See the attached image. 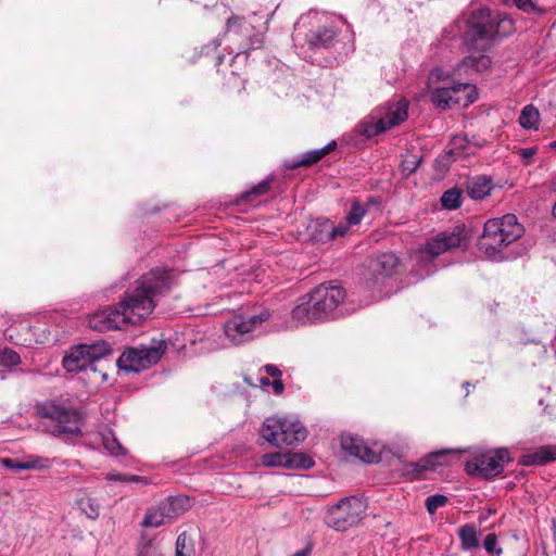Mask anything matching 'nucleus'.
<instances>
[{
  "mask_svg": "<svg viewBox=\"0 0 556 556\" xmlns=\"http://www.w3.org/2000/svg\"><path fill=\"white\" fill-rule=\"evenodd\" d=\"M172 286L170 270L167 268H152L142 275L137 287L126 291L117 304L126 325H138L148 318L155 308L154 298L167 293Z\"/></svg>",
  "mask_w": 556,
  "mask_h": 556,
  "instance_id": "1",
  "label": "nucleus"
},
{
  "mask_svg": "<svg viewBox=\"0 0 556 556\" xmlns=\"http://www.w3.org/2000/svg\"><path fill=\"white\" fill-rule=\"evenodd\" d=\"M514 30L508 16L494 15L488 8L459 16L451 27L453 37L459 36L468 50H485L494 36H507Z\"/></svg>",
  "mask_w": 556,
  "mask_h": 556,
  "instance_id": "2",
  "label": "nucleus"
},
{
  "mask_svg": "<svg viewBox=\"0 0 556 556\" xmlns=\"http://www.w3.org/2000/svg\"><path fill=\"white\" fill-rule=\"evenodd\" d=\"M344 298L345 291L341 286L321 283L299 299L291 312L292 318L303 325L334 318L341 314L336 311Z\"/></svg>",
  "mask_w": 556,
  "mask_h": 556,
  "instance_id": "3",
  "label": "nucleus"
},
{
  "mask_svg": "<svg viewBox=\"0 0 556 556\" xmlns=\"http://www.w3.org/2000/svg\"><path fill=\"white\" fill-rule=\"evenodd\" d=\"M523 226L517 216L506 214L501 218H491L484 223L482 236L478 240V249L489 258H496L500 252L523 235Z\"/></svg>",
  "mask_w": 556,
  "mask_h": 556,
  "instance_id": "4",
  "label": "nucleus"
},
{
  "mask_svg": "<svg viewBox=\"0 0 556 556\" xmlns=\"http://www.w3.org/2000/svg\"><path fill=\"white\" fill-rule=\"evenodd\" d=\"M37 414L50 422L49 431L53 435L72 442L83 437L84 419L77 410L47 401L37 405Z\"/></svg>",
  "mask_w": 556,
  "mask_h": 556,
  "instance_id": "5",
  "label": "nucleus"
},
{
  "mask_svg": "<svg viewBox=\"0 0 556 556\" xmlns=\"http://www.w3.org/2000/svg\"><path fill=\"white\" fill-rule=\"evenodd\" d=\"M261 435L270 445L282 448L303 442L307 437V430L298 419L274 416L265 419Z\"/></svg>",
  "mask_w": 556,
  "mask_h": 556,
  "instance_id": "6",
  "label": "nucleus"
},
{
  "mask_svg": "<svg viewBox=\"0 0 556 556\" xmlns=\"http://www.w3.org/2000/svg\"><path fill=\"white\" fill-rule=\"evenodd\" d=\"M367 503L357 496H348L330 506L325 515V523L336 531H345L365 517Z\"/></svg>",
  "mask_w": 556,
  "mask_h": 556,
  "instance_id": "7",
  "label": "nucleus"
},
{
  "mask_svg": "<svg viewBox=\"0 0 556 556\" xmlns=\"http://www.w3.org/2000/svg\"><path fill=\"white\" fill-rule=\"evenodd\" d=\"M166 342L153 340L151 345L129 348L117 359L121 370L140 372L159 363L166 351Z\"/></svg>",
  "mask_w": 556,
  "mask_h": 556,
  "instance_id": "8",
  "label": "nucleus"
},
{
  "mask_svg": "<svg viewBox=\"0 0 556 556\" xmlns=\"http://www.w3.org/2000/svg\"><path fill=\"white\" fill-rule=\"evenodd\" d=\"M111 353V346L104 341L92 344H80L70 349L62 364L67 372L84 371L88 368L96 370L94 363Z\"/></svg>",
  "mask_w": 556,
  "mask_h": 556,
  "instance_id": "9",
  "label": "nucleus"
},
{
  "mask_svg": "<svg viewBox=\"0 0 556 556\" xmlns=\"http://www.w3.org/2000/svg\"><path fill=\"white\" fill-rule=\"evenodd\" d=\"M509 460V451L505 447H501L493 452L478 455L467 462L465 470L469 476L489 480L501 475L504 470V464Z\"/></svg>",
  "mask_w": 556,
  "mask_h": 556,
  "instance_id": "10",
  "label": "nucleus"
},
{
  "mask_svg": "<svg viewBox=\"0 0 556 556\" xmlns=\"http://www.w3.org/2000/svg\"><path fill=\"white\" fill-rule=\"evenodd\" d=\"M225 34L242 36L244 40L237 47V56L249 54L251 50L260 49L264 43V35L257 33L253 25L247 23L243 16L231 15L226 22Z\"/></svg>",
  "mask_w": 556,
  "mask_h": 556,
  "instance_id": "11",
  "label": "nucleus"
},
{
  "mask_svg": "<svg viewBox=\"0 0 556 556\" xmlns=\"http://www.w3.org/2000/svg\"><path fill=\"white\" fill-rule=\"evenodd\" d=\"M269 316L267 309L251 316L236 315L225 324V334L232 343L241 344L251 339L252 331L266 321Z\"/></svg>",
  "mask_w": 556,
  "mask_h": 556,
  "instance_id": "12",
  "label": "nucleus"
},
{
  "mask_svg": "<svg viewBox=\"0 0 556 556\" xmlns=\"http://www.w3.org/2000/svg\"><path fill=\"white\" fill-rule=\"evenodd\" d=\"M126 325L118 306H109L89 316L88 326L99 332L122 329Z\"/></svg>",
  "mask_w": 556,
  "mask_h": 556,
  "instance_id": "13",
  "label": "nucleus"
},
{
  "mask_svg": "<svg viewBox=\"0 0 556 556\" xmlns=\"http://www.w3.org/2000/svg\"><path fill=\"white\" fill-rule=\"evenodd\" d=\"M463 240L462 230L457 226L453 231H442L428 240L424 251L427 255L437 257L452 248L459 247Z\"/></svg>",
  "mask_w": 556,
  "mask_h": 556,
  "instance_id": "14",
  "label": "nucleus"
},
{
  "mask_svg": "<svg viewBox=\"0 0 556 556\" xmlns=\"http://www.w3.org/2000/svg\"><path fill=\"white\" fill-rule=\"evenodd\" d=\"M469 89H471V84L468 83H458L451 87L435 88L431 92V101L435 108L442 110L452 109L454 105H459L463 101L458 92Z\"/></svg>",
  "mask_w": 556,
  "mask_h": 556,
  "instance_id": "15",
  "label": "nucleus"
},
{
  "mask_svg": "<svg viewBox=\"0 0 556 556\" xmlns=\"http://www.w3.org/2000/svg\"><path fill=\"white\" fill-rule=\"evenodd\" d=\"M342 448L350 454L367 464L378 462L376 453L366 445L364 440L357 435L345 434L341 438Z\"/></svg>",
  "mask_w": 556,
  "mask_h": 556,
  "instance_id": "16",
  "label": "nucleus"
},
{
  "mask_svg": "<svg viewBox=\"0 0 556 556\" xmlns=\"http://www.w3.org/2000/svg\"><path fill=\"white\" fill-rule=\"evenodd\" d=\"M399 265V257L391 253H382L370 261L369 268L372 273L375 283L391 277Z\"/></svg>",
  "mask_w": 556,
  "mask_h": 556,
  "instance_id": "17",
  "label": "nucleus"
},
{
  "mask_svg": "<svg viewBox=\"0 0 556 556\" xmlns=\"http://www.w3.org/2000/svg\"><path fill=\"white\" fill-rule=\"evenodd\" d=\"M337 38V31L330 26H317L309 29L305 35V41L311 49H328Z\"/></svg>",
  "mask_w": 556,
  "mask_h": 556,
  "instance_id": "18",
  "label": "nucleus"
},
{
  "mask_svg": "<svg viewBox=\"0 0 556 556\" xmlns=\"http://www.w3.org/2000/svg\"><path fill=\"white\" fill-rule=\"evenodd\" d=\"M408 102L405 99H401L395 103L386 106V111L382 115L378 116L383 121V125L387 129H391L394 126L403 123L408 116Z\"/></svg>",
  "mask_w": 556,
  "mask_h": 556,
  "instance_id": "19",
  "label": "nucleus"
},
{
  "mask_svg": "<svg viewBox=\"0 0 556 556\" xmlns=\"http://www.w3.org/2000/svg\"><path fill=\"white\" fill-rule=\"evenodd\" d=\"M556 460V444L543 445L535 451L522 455L518 464L522 466L545 465Z\"/></svg>",
  "mask_w": 556,
  "mask_h": 556,
  "instance_id": "20",
  "label": "nucleus"
},
{
  "mask_svg": "<svg viewBox=\"0 0 556 556\" xmlns=\"http://www.w3.org/2000/svg\"><path fill=\"white\" fill-rule=\"evenodd\" d=\"M472 53L466 56L456 67V72L460 74L463 71L481 73L491 66V58L480 53L483 50H471Z\"/></svg>",
  "mask_w": 556,
  "mask_h": 556,
  "instance_id": "21",
  "label": "nucleus"
},
{
  "mask_svg": "<svg viewBox=\"0 0 556 556\" xmlns=\"http://www.w3.org/2000/svg\"><path fill=\"white\" fill-rule=\"evenodd\" d=\"M336 146V142L332 141L320 149L311 150L304 153L300 159L286 161L285 166L288 169H295L301 166H312L319 162L330 151H332Z\"/></svg>",
  "mask_w": 556,
  "mask_h": 556,
  "instance_id": "22",
  "label": "nucleus"
},
{
  "mask_svg": "<svg viewBox=\"0 0 556 556\" xmlns=\"http://www.w3.org/2000/svg\"><path fill=\"white\" fill-rule=\"evenodd\" d=\"M309 238L316 243H326L331 241L333 223L329 219H316L308 226Z\"/></svg>",
  "mask_w": 556,
  "mask_h": 556,
  "instance_id": "23",
  "label": "nucleus"
},
{
  "mask_svg": "<svg viewBox=\"0 0 556 556\" xmlns=\"http://www.w3.org/2000/svg\"><path fill=\"white\" fill-rule=\"evenodd\" d=\"M492 190V180L485 176H478L467 181V193L473 200L488 197Z\"/></svg>",
  "mask_w": 556,
  "mask_h": 556,
  "instance_id": "24",
  "label": "nucleus"
},
{
  "mask_svg": "<svg viewBox=\"0 0 556 556\" xmlns=\"http://www.w3.org/2000/svg\"><path fill=\"white\" fill-rule=\"evenodd\" d=\"M160 505L165 516L170 521L189 508V498L186 496H170Z\"/></svg>",
  "mask_w": 556,
  "mask_h": 556,
  "instance_id": "25",
  "label": "nucleus"
},
{
  "mask_svg": "<svg viewBox=\"0 0 556 556\" xmlns=\"http://www.w3.org/2000/svg\"><path fill=\"white\" fill-rule=\"evenodd\" d=\"M463 551H471L480 546L479 531L473 523H466L457 531Z\"/></svg>",
  "mask_w": 556,
  "mask_h": 556,
  "instance_id": "26",
  "label": "nucleus"
},
{
  "mask_svg": "<svg viewBox=\"0 0 556 556\" xmlns=\"http://www.w3.org/2000/svg\"><path fill=\"white\" fill-rule=\"evenodd\" d=\"M539 111L532 104L526 105L520 115L519 124L525 129H535L539 123Z\"/></svg>",
  "mask_w": 556,
  "mask_h": 556,
  "instance_id": "27",
  "label": "nucleus"
},
{
  "mask_svg": "<svg viewBox=\"0 0 556 556\" xmlns=\"http://www.w3.org/2000/svg\"><path fill=\"white\" fill-rule=\"evenodd\" d=\"M40 460H41V458H38V457L37 458L30 457L26 462H18L13 458H3V459H1V463L5 468H9V469L17 472L21 470H30V469L41 468V465L39 464Z\"/></svg>",
  "mask_w": 556,
  "mask_h": 556,
  "instance_id": "28",
  "label": "nucleus"
},
{
  "mask_svg": "<svg viewBox=\"0 0 556 556\" xmlns=\"http://www.w3.org/2000/svg\"><path fill=\"white\" fill-rule=\"evenodd\" d=\"M459 450H450L443 448L440 451L431 452L426 457H424L425 467H430V469H434L437 466H442L446 464V456L448 454H459Z\"/></svg>",
  "mask_w": 556,
  "mask_h": 556,
  "instance_id": "29",
  "label": "nucleus"
},
{
  "mask_svg": "<svg viewBox=\"0 0 556 556\" xmlns=\"http://www.w3.org/2000/svg\"><path fill=\"white\" fill-rule=\"evenodd\" d=\"M169 520L165 516V513L163 511L161 505H159L156 508L149 509L146 513V516L141 522L142 527H151V528H157Z\"/></svg>",
  "mask_w": 556,
  "mask_h": 556,
  "instance_id": "30",
  "label": "nucleus"
},
{
  "mask_svg": "<svg viewBox=\"0 0 556 556\" xmlns=\"http://www.w3.org/2000/svg\"><path fill=\"white\" fill-rule=\"evenodd\" d=\"M463 191L458 188H452L443 192L441 204L446 210H456L462 205Z\"/></svg>",
  "mask_w": 556,
  "mask_h": 556,
  "instance_id": "31",
  "label": "nucleus"
},
{
  "mask_svg": "<svg viewBox=\"0 0 556 556\" xmlns=\"http://www.w3.org/2000/svg\"><path fill=\"white\" fill-rule=\"evenodd\" d=\"M288 468L309 469L315 463L311 456L305 453H288Z\"/></svg>",
  "mask_w": 556,
  "mask_h": 556,
  "instance_id": "32",
  "label": "nucleus"
},
{
  "mask_svg": "<svg viewBox=\"0 0 556 556\" xmlns=\"http://www.w3.org/2000/svg\"><path fill=\"white\" fill-rule=\"evenodd\" d=\"M102 443L104 448L111 455L119 456L126 453L124 446L118 442V440L114 437V434L111 431L106 434H103Z\"/></svg>",
  "mask_w": 556,
  "mask_h": 556,
  "instance_id": "33",
  "label": "nucleus"
},
{
  "mask_svg": "<svg viewBox=\"0 0 556 556\" xmlns=\"http://www.w3.org/2000/svg\"><path fill=\"white\" fill-rule=\"evenodd\" d=\"M194 548L186 532L178 535L176 540L175 556H193Z\"/></svg>",
  "mask_w": 556,
  "mask_h": 556,
  "instance_id": "34",
  "label": "nucleus"
},
{
  "mask_svg": "<svg viewBox=\"0 0 556 556\" xmlns=\"http://www.w3.org/2000/svg\"><path fill=\"white\" fill-rule=\"evenodd\" d=\"M80 509L86 514V516L90 519L98 518L100 514V505L98 502L91 497L80 498L78 502Z\"/></svg>",
  "mask_w": 556,
  "mask_h": 556,
  "instance_id": "35",
  "label": "nucleus"
},
{
  "mask_svg": "<svg viewBox=\"0 0 556 556\" xmlns=\"http://www.w3.org/2000/svg\"><path fill=\"white\" fill-rule=\"evenodd\" d=\"M287 454L267 453L262 456V464L266 467H286L288 468Z\"/></svg>",
  "mask_w": 556,
  "mask_h": 556,
  "instance_id": "36",
  "label": "nucleus"
},
{
  "mask_svg": "<svg viewBox=\"0 0 556 556\" xmlns=\"http://www.w3.org/2000/svg\"><path fill=\"white\" fill-rule=\"evenodd\" d=\"M271 180H273L271 178L262 180L256 186L252 187L249 191L244 192L241 195V200L250 201L252 198L267 193L269 190Z\"/></svg>",
  "mask_w": 556,
  "mask_h": 556,
  "instance_id": "37",
  "label": "nucleus"
},
{
  "mask_svg": "<svg viewBox=\"0 0 556 556\" xmlns=\"http://www.w3.org/2000/svg\"><path fill=\"white\" fill-rule=\"evenodd\" d=\"M366 213L367 210L358 201H354L352 203L350 212L346 215L348 224L358 225Z\"/></svg>",
  "mask_w": 556,
  "mask_h": 556,
  "instance_id": "38",
  "label": "nucleus"
},
{
  "mask_svg": "<svg viewBox=\"0 0 556 556\" xmlns=\"http://www.w3.org/2000/svg\"><path fill=\"white\" fill-rule=\"evenodd\" d=\"M21 363L20 355L10 348L0 349V366L11 367Z\"/></svg>",
  "mask_w": 556,
  "mask_h": 556,
  "instance_id": "39",
  "label": "nucleus"
},
{
  "mask_svg": "<svg viewBox=\"0 0 556 556\" xmlns=\"http://www.w3.org/2000/svg\"><path fill=\"white\" fill-rule=\"evenodd\" d=\"M448 498L443 494H433L426 498V508L430 515L435 514V511L447 504Z\"/></svg>",
  "mask_w": 556,
  "mask_h": 556,
  "instance_id": "40",
  "label": "nucleus"
},
{
  "mask_svg": "<svg viewBox=\"0 0 556 556\" xmlns=\"http://www.w3.org/2000/svg\"><path fill=\"white\" fill-rule=\"evenodd\" d=\"M501 2L506 7H516L520 11L531 14L538 12V7L532 2V0H501Z\"/></svg>",
  "mask_w": 556,
  "mask_h": 556,
  "instance_id": "41",
  "label": "nucleus"
},
{
  "mask_svg": "<svg viewBox=\"0 0 556 556\" xmlns=\"http://www.w3.org/2000/svg\"><path fill=\"white\" fill-rule=\"evenodd\" d=\"M387 127L383 125V121H381L379 117L372 123H369L364 128V134L366 137L370 138L374 136H377L381 132L387 131Z\"/></svg>",
  "mask_w": 556,
  "mask_h": 556,
  "instance_id": "42",
  "label": "nucleus"
},
{
  "mask_svg": "<svg viewBox=\"0 0 556 556\" xmlns=\"http://www.w3.org/2000/svg\"><path fill=\"white\" fill-rule=\"evenodd\" d=\"M420 162H421V159L418 157L417 155H414V154L407 155L402 161V169L407 175L413 174L419 166Z\"/></svg>",
  "mask_w": 556,
  "mask_h": 556,
  "instance_id": "43",
  "label": "nucleus"
},
{
  "mask_svg": "<svg viewBox=\"0 0 556 556\" xmlns=\"http://www.w3.org/2000/svg\"><path fill=\"white\" fill-rule=\"evenodd\" d=\"M483 546L488 553H495L497 556L503 553V549L497 547V538L494 533H490L485 536Z\"/></svg>",
  "mask_w": 556,
  "mask_h": 556,
  "instance_id": "44",
  "label": "nucleus"
},
{
  "mask_svg": "<svg viewBox=\"0 0 556 556\" xmlns=\"http://www.w3.org/2000/svg\"><path fill=\"white\" fill-rule=\"evenodd\" d=\"M422 465H426L424 463V458H421L420 460L418 462H415V463H410L408 465V470L407 472L408 473H412V475H415L416 477H419L422 472L425 471H428V470H431L430 467H425Z\"/></svg>",
  "mask_w": 556,
  "mask_h": 556,
  "instance_id": "45",
  "label": "nucleus"
},
{
  "mask_svg": "<svg viewBox=\"0 0 556 556\" xmlns=\"http://www.w3.org/2000/svg\"><path fill=\"white\" fill-rule=\"evenodd\" d=\"M110 480H118L123 482H146L143 477L132 476L127 473L111 475L108 477Z\"/></svg>",
  "mask_w": 556,
  "mask_h": 556,
  "instance_id": "46",
  "label": "nucleus"
},
{
  "mask_svg": "<svg viewBox=\"0 0 556 556\" xmlns=\"http://www.w3.org/2000/svg\"><path fill=\"white\" fill-rule=\"evenodd\" d=\"M473 89H475V86L471 85V89L466 90V91L462 90L460 92H458V96L463 99L460 104L466 106L475 101V98L471 94L473 92Z\"/></svg>",
  "mask_w": 556,
  "mask_h": 556,
  "instance_id": "47",
  "label": "nucleus"
},
{
  "mask_svg": "<svg viewBox=\"0 0 556 556\" xmlns=\"http://www.w3.org/2000/svg\"><path fill=\"white\" fill-rule=\"evenodd\" d=\"M536 151H538V149L535 147H531V148L521 149L519 151V154H520L522 161L526 164H529V162L531 161L533 155L536 153Z\"/></svg>",
  "mask_w": 556,
  "mask_h": 556,
  "instance_id": "48",
  "label": "nucleus"
},
{
  "mask_svg": "<svg viewBox=\"0 0 556 556\" xmlns=\"http://www.w3.org/2000/svg\"><path fill=\"white\" fill-rule=\"evenodd\" d=\"M264 370L268 376L273 377L274 379L281 378L282 376L281 370L277 366L271 364L265 365Z\"/></svg>",
  "mask_w": 556,
  "mask_h": 556,
  "instance_id": "49",
  "label": "nucleus"
},
{
  "mask_svg": "<svg viewBox=\"0 0 556 556\" xmlns=\"http://www.w3.org/2000/svg\"><path fill=\"white\" fill-rule=\"evenodd\" d=\"M348 225L340 223L338 226L333 225V231L331 233V240L337 237H343L348 232Z\"/></svg>",
  "mask_w": 556,
  "mask_h": 556,
  "instance_id": "50",
  "label": "nucleus"
},
{
  "mask_svg": "<svg viewBox=\"0 0 556 556\" xmlns=\"http://www.w3.org/2000/svg\"><path fill=\"white\" fill-rule=\"evenodd\" d=\"M270 384L274 389L275 394H277V395L281 394L285 390V386H283L281 378L274 379L270 382Z\"/></svg>",
  "mask_w": 556,
  "mask_h": 556,
  "instance_id": "51",
  "label": "nucleus"
},
{
  "mask_svg": "<svg viewBox=\"0 0 556 556\" xmlns=\"http://www.w3.org/2000/svg\"><path fill=\"white\" fill-rule=\"evenodd\" d=\"M445 78V75H444V72L437 67V68H433L430 73V79L431 80H441V79H444Z\"/></svg>",
  "mask_w": 556,
  "mask_h": 556,
  "instance_id": "52",
  "label": "nucleus"
},
{
  "mask_svg": "<svg viewBox=\"0 0 556 556\" xmlns=\"http://www.w3.org/2000/svg\"><path fill=\"white\" fill-rule=\"evenodd\" d=\"M138 556H157V555L153 552L152 546L146 545L139 551Z\"/></svg>",
  "mask_w": 556,
  "mask_h": 556,
  "instance_id": "53",
  "label": "nucleus"
},
{
  "mask_svg": "<svg viewBox=\"0 0 556 556\" xmlns=\"http://www.w3.org/2000/svg\"><path fill=\"white\" fill-rule=\"evenodd\" d=\"M308 554H309V549L304 548L302 551L296 552L293 556H308Z\"/></svg>",
  "mask_w": 556,
  "mask_h": 556,
  "instance_id": "54",
  "label": "nucleus"
},
{
  "mask_svg": "<svg viewBox=\"0 0 556 556\" xmlns=\"http://www.w3.org/2000/svg\"><path fill=\"white\" fill-rule=\"evenodd\" d=\"M260 382H261V384H263V386H268V384H270V381H269V379H268L267 377H262V378L260 379Z\"/></svg>",
  "mask_w": 556,
  "mask_h": 556,
  "instance_id": "55",
  "label": "nucleus"
},
{
  "mask_svg": "<svg viewBox=\"0 0 556 556\" xmlns=\"http://www.w3.org/2000/svg\"><path fill=\"white\" fill-rule=\"evenodd\" d=\"M308 17H313V18H316L318 16V13L317 12H308Z\"/></svg>",
  "mask_w": 556,
  "mask_h": 556,
  "instance_id": "56",
  "label": "nucleus"
},
{
  "mask_svg": "<svg viewBox=\"0 0 556 556\" xmlns=\"http://www.w3.org/2000/svg\"><path fill=\"white\" fill-rule=\"evenodd\" d=\"M213 45H214V48L216 49L217 47H219V46H220V40H219V39H215V40L213 41Z\"/></svg>",
  "mask_w": 556,
  "mask_h": 556,
  "instance_id": "57",
  "label": "nucleus"
},
{
  "mask_svg": "<svg viewBox=\"0 0 556 556\" xmlns=\"http://www.w3.org/2000/svg\"><path fill=\"white\" fill-rule=\"evenodd\" d=\"M552 528H553L554 533H555V535H556V518H555V519H553V521H552Z\"/></svg>",
  "mask_w": 556,
  "mask_h": 556,
  "instance_id": "58",
  "label": "nucleus"
},
{
  "mask_svg": "<svg viewBox=\"0 0 556 556\" xmlns=\"http://www.w3.org/2000/svg\"><path fill=\"white\" fill-rule=\"evenodd\" d=\"M551 148H556V140L549 143Z\"/></svg>",
  "mask_w": 556,
  "mask_h": 556,
  "instance_id": "59",
  "label": "nucleus"
},
{
  "mask_svg": "<svg viewBox=\"0 0 556 556\" xmlns=\"http://www.w3.org/2000/svg\"><path fill=\"white\" fill-rule=\"evenodd\" d=\"M464 386H465V389H468L469 383H468V382H465V384H464Z\"/></svg>",
  "mask_w": 556,
  "mask_h": 556,
  "instance_id": "60",
  "label": "nucleus"
},
{
  "mask_svg": "<svg viewBox=\"0 0 556 556\" xmlns=\"http://www.w3.org/2000/svg\"><path fill=\"white\" fill-rule=\"evenodd\" d=\"M464 386H465V389H468L469 383H468V382H465V384H464Z\"/></svg>",
  "mask_w": 556,
  "mask_h": 556,
  "instance_id": "61",
  "label": "nucleus"
},
{
  "mask_svg": "<svg viewBox=\"0 0 556 556\" xmlns=\"http://www.w3.org/2000/svg\"><path fill=\"white\" fill-rule=\"evenodd\" d=\"M448 154H451V155L454 154V150H450Z\"/></svg>",
  "mask_w": 556,
  "mask_h": 556,
  "instance_id": "62",
  "label": "nucleus"
},
{
  "mask_svg": "<svg viewBox=\"0 0 556 556\" xmlns=\"http://www.w3.org/2000/svg\"><path fill=\"white\" fill-rule=\"evenodd\" d=\"M555 541H556V534H555Z\"/></svg>",
  "mask_w": 556,
  "mask_h": 556,
  "instance_id": "63",
  "label": "nucleus"
}]
</instances>
